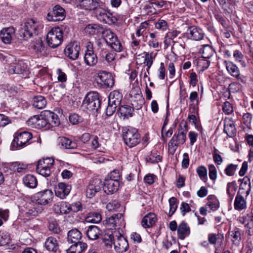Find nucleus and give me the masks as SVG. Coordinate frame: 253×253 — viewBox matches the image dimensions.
I'll return each instance as SVG.
<instances>
[{"instance_id": "nucleus-1", "label": "nucleus", "mask_w": 253, "mask_h": 253, "mask_svg": "<svg viewBox=\"0 0 253 253\" xmlns=\"http://www.w3.org/2000/svg\"><path fill=\"white\" fill-rule=\"evenodd\" d=\"M123 135L125 143L130 148L136 146L141 140L140 135L137 129L132 127H124Z\"/></svg>"}, {"instance_id": "nucleus-2", "label": "nucleus", "mask_w": 253, "mask_h": 253, "mask_svg": "<svg viewBox=\"0 0 253 253\" xmlns=\"http://www.w3.org/2000/svg\"><path fill=\"white\" fill-rule=\"evenodd\" d=\"M186 127V125H184L183 127L180 125L177 133L173 135L169 142V151L170 153L173 154L178 146L181 145L185 143L187 131Z\"/></svg>"}, {"instance_id": "nucleus-3", "label": "nucleus", "mask_w": 253, "mask_h": 253, "mask_svg": "<svg viewBox=\"0 0 253 253\" xmlns=\"http://www.w3.org/2000/svg\"><path fill=\"white\" fill-rule=\"evenodd\" d=\"M39 22L32 18L27 19L21 24L20 33L25 40L30 38L38 33Z\"/></svg>"}, {"instance_id": "nucleus-4", "label": "nucleus", "mask_w": 253, "mask_h": 253, "mask_svg": "<svg viewBox=\"0 0 253 253\" xmlns=\"http://www.w3.org/2000/svg\"><path fill=\"white\" fill-rule=\"evenodd\" d=\"M83 107L90 112H96L100 106L98 93L90 92L85 96L83 102Z\"/></svg>"}, {"instance_id": "nucleus-5", "label": "nucleus", "mask_w": 253, "mask_h": 253, "mask_svg": "<svg viewBox=\"0 0 253 253\" xmlns=\"http://www.w3.org/2000/svg\"><path fill=\"white\" fill-rule=\"evenodd\" d=\"M62 30L59 27L52 28L46 35V42L48 46L54 48L58 46L63 41Z\"/></svg>"}, {"instance_id": "nucleus-6", "label": "nucleus", "mask_w": 253, "mask_h": 253, "mask_svg": "<svg viewBox=\"0 0 253 253\" xmlns=\"http://www.w3.org/2000/svg\"><path fill=\"white\" fill-rule=\"evenodd\" d=\"M54 163V160L50 158L39 160L37 166V171L45 177L49 176L51 173L50 168Z\"/></svg>"}, {"instance_id": "nucleus-7", "label": "nucleus", "mask_w": 253, "mask_h": 253, "mask_svg": "<svg viewBox=\"0 0 253 253\" xmlns=\"http://www.w3.org/2000/svg\"><path fill=\"white\" fill-rule=\"evenodd\" d=\"M53 198V193L51 190L45 189L35 194L33 199L42 205H45L50 203Z\"/></svg>"}, {"instance_id": "nucleus-8", "label": "nucleus", "mask_w": 253, "mask_h": 253, "mask_svg": "<svg viewBox=\"0 0 253 253\" xmlns=\"http://www.w3.org/2000/svg\"><path fill=\"white\" fill-rule=\"evenodd\" d=\"M30 47L31 49L34 51L38 56H45L48 53L47 48L40 38L35 39L30 43Z\"/></svg>"}, {"instance_id": "nucleus-9", "label": "nucleus", "mask_w": 253, "mask_h": 253, "mask_svg": "<svg viewBox=\"0 0 253 253\" xmlns=\"http://www.w3.org/2000/svg\"><path fill=\"white\" fill-rule=\"evenodd\" d=\"M84 61L85 64L89 66H94L97 63L98 58L93 51L92 44L90 42L86 45V50L84 55Z\"/></svg>"}, {"instance_id": "nucleus-10", "label": "nucleus", "mask_w": 253, "mask_h": 253, "mask_svg": "<svg viewBox=\"0 0 253 253\" xmlns=\"http://www.w3.org/2000/svg\"><path fill=\"white\" fill-rule=\"evenodd\" d=\"M80 46L77 42H73L68 44L64 49V53L66 56L70 59L74 60L77 59L79 55Z\"/></svg>"}, {"instance_id": "nucleus-11", "label": "nucleus", "mask_w": 253, "mask_h": 253, "mask_svg": "<svg viewBox=\"0 0 253 253\" xmlns=\"http://www.w3.org/2000/svg\"><path fill=\"white\" fill-rule=\"evenodd\" d=\"M65 17V11L59 5H56L53 7L52 12L48 13L47 19L50 21H59L63 20Z\"/></svg>"}, {"instance_id": "nucleus-12", "label": "nucleus", "mask_w": 253, "mask_h": 253, "mask_svg": "<svg viewBox=\"0 0 253 253\" xmlns=\"http://www.w3.org/2000/svg\"><path fill=\"white\" fill-rule=\"evenodd\" d=\"M8 72L11 74H21L25 78L28 77L29 73L27 64L23 61H19L17 63L10 65Z\"/></svg>"}, {"instance_id": "nucleus-13", "label": "nucleus", "mask_w": 253, "mask_h": 253, "mask_svg": "<svg viewBox=\"0 0 253 253\" xmlns=\"http://www.w3.org/2000/svg\"><path fill=\"white\" fill-rule=\"evenodd\" d=\"M32 138V134L28 131L19 132L16 137H15L12 144L15 146L16 144L17 148L24 147L27 142Z\"/></svg>"}, {"instance_id": "nucleus-14", "label": "nucleus", "mask_w": 253, "mask_h": 253, "mask_svg": "<svg viewBox=\"0 0 253 253\" xmlns=\"http://www.w3.org/2000/svg\"><path fill=\"white\" fill-rule=\"evenodd\" d=\"M102 185L101 181L99 179H95L91 181L86 190V197L88 198L93 197L101 190Z\"/></svg>"}, {"instance_id": "nucleus-15", "label": "nucleus", "mask_w": 253, "mask_h": 253, "mask_svg": "<svg viewBox=\"0 0 253 253\" xmlns=\"http://www.w3.org/2000/svg\"><path fill=\"white\" fill-rule=\"evenodd\" d=\"M114 249L119 253L126 252L129 247L127 239L123 235H120L114 242Z\"/></svg>"}, {"instance_id": "nucleus-16", "label": "nucleus", "mask_w": 253, "mask_h": 253, "mask_svg": "<svg viewBox=\"0 0 253 253\" xmlns=\"http://www.w3.org/2000/svg\"><path fill=\"white\" fill-rule=\"evenodd\" d=\"M42 116L46 118L47 124L49 125V128L50 127L57 126L59 125V119L55 113L49 110H44L42 111Z\"/></svg>"}, {"instance_id": "nucleus-17", "label": "nucleus", "mask_w": 253, "mask_h": 253, "mask_svg": "<svg viewBox=\"0 0 253 253\" xmlns=\"http://www.w3.org/2000/svg\"><path fill=\"white\" fill-rule=\"evenodd\" d=\"M42 116L46 118L47 124L49 125V128L50 127L57 126L59 125V119L55 113L49 110H44L42 111Z\"/></svg>"}, {"instance_id": "nucleus-18", "label": "nucleus", "mask_w": 253, "mask_h": 253, "mask_svg": "<svg viewBox=\"0 0 253 253\" xmlns=\"http://www.w3.org/2000/svg\"><path fill=\"white\" fill-rule=\"evenodd\" d=\"M71 186L63 182L59 183L55 187V194L57 197L64 199L70 193Z\"/></svg>"}, {"instance_id": "nucleus-19", "label": "nucleus", "mask_w": 253, "mask_h": 253, "mask_svg": "<svg viewBox=\"0 0 253 253\" xmlns=\"http://www.w3.org/2000/svg\"><path fill=\"white\" fill-rule=\"evenodd\" d=\"M120 186V181H113L111 179H105L103 190L107 194H113L117 192Z\"/></svg>"}, {"instance_id": "nucleus-20", "label": "nucleus", "mask_w": 253, "mask_h": 253, "mask_svg": "<svg viewBox=\"0 0 253 253\" xmlns=\"http://www.w3.org/2000/svg\"><path fill=\"white\" fill-rule=\"evenodd\" d=\"M97 77L100 79L102 84L105 87H110L113 86L114 79L111 74L102 71L98 74Z\"/></svg>"}, {"instance_id": "nucleus-21", "label": "nucleus", "mask_w": 253, "mask_h": 253, "mask_svg": "<svg viewBox=\"0 0 253 253\" xmlns=\"http://www.w3.org/2000/svg\"><path fill=\"white\" fill-rule=\"evenodd\" d=\"M187 34L189 39L195 41L201 40L204 36L203 30L194 26L189 27Z\"/></svg>"}, {"instance_id": "nucleus-22", "label": "nucleus", "mask_w": 253, "mask_h": 253, "mask_svg": "<svg viewBox=\"0 0 253 253\" xmlns=\"http://www.w3.org/2000/svg\"><path fill=\"white\" fill-rule=\"evenodd\" d=\"M242 192H238L235 199L234 206L236 210L240 211L247 208V202Z\"/></svg>"}, {"instance_id": "nucleus-23", "label": "nucleus", "mask_w": 253, "mask_h": 253, "mask_svg": "<svg viewBox=\"0 0 253 253\" xmlns=\"http://www.w3.org/2000/svg\"><path fill=\"white\" fill-rule=\"evenodd\" d=\"M15 33L14 28L12 27L3 28L0 31V38L5 44H9L12 40V37Z\"/></svg>"}, {"instance_id": "nucleus-24", "label": "nucleus", "mask_w": 253, "mask_h": 253, "mask_svg": "<svg viewBox=\"0 0 253 253\" xmlns=\"http://www.w3.org/2000/svg\"><path fill=\"white\" fill-rule=\"evenodd\" d=\"M58 144L61 148L74 149L77 147V143L65 137H60L58 139Z\"/></svg>"}, {"instance_id": "nucleus-25", "label": "nucleus", "mask_w": 253, "mask_h": 253, "mask_svg": "<svg viewBox=\"0 0 253 253\" xmlns=\"http://www.w3.org/2000/svg\"><path fill=\"white\" fill-rule=\"evenodd\" d=\"M190 233V227L184 221L181 222L178 226L177 236L180 240H184Z\"/></svg>"}, {"instance_id": "nucleus-26", "label": "nucleus", "mask_w": 253, "mask_h": 253, "mask_svg": "<svg viewBox=\"0 0 253 253\" xmlns=\"http://www.w3.org/2000/svg\"><path fill=\"white\" fill-rule=\"evenodd\" d=\"M44 247L49 252L56 253L59 249L58 242L56 238L49 237L45 242Z\"/></svg>"}, {"instance_id": "nucleus-27", "label": "nucleus", "mask_w": 253, "mask_h": 253, "mask_svg": "<svg viewBox=\"0 0 253 253\" xmlns=\"http://www.w3.org/2000/svg\"><path fill=\"white\" fill-rule=\"evenodd\" d=\"M224 64L229 74L232 77L239 79L240 76V72L238 67L232 62L225 61Z\"/></svg>"}, {"instance_id": "nucleus-28", "label": "nucleus", "mask_w": 253, "mask_h": 253, "mask_svg": "<svg viewBox=\"0 0 253 253\" xmlns=\"http://www.w3.org/2000/svg\"><path fill=\"white\" fill-rule=\"evenodd\" d=\"M240 180H241V183L238 192H242L243 194H244L245 197H247L251 191L250 179L248 177L245 176Z\"/></svg>"}, {"instance_id": "nucleus-29", "label": "nucleus", "mask_w": 253, "mask_h": 253, "mask_svg": "<svg viewBox=\"0 0 253 253\" xmlns=\"http://www.w3.org/2000/svg\"><path fill=\"white\" fill-rule=\"evenodd\" d=\"M82 233L77 229H73L69 231L67 235V241L70 243H78L80 242L82 238Z\"/></svg>"}, {"instance_id": "nucleus-30", "label": "nucleus", "mask_w": 253, "mask_h": 253, "mask_svg": "<svg viewBox=\"0 0 253 253\" xmlns=\"http://www.w3.org/2000/svg\"><path fill=\"white\" fill-rule=\"evenodd\" d=\"M67 250V253H82L87 248V244L83 242L73 243Z\"/></svg>"}, {"instance_id": "nucleus-31", "label": "nucleus", "mask_w": 253, "mask_h": 253, "mask_svg": "<svg viewBox=\"0 0 253 253\" xmlns=\"http://www.w3.org/2000/svg\"><path fill=\"white\" fill-rule=\"evenodd\" d=\"M156 220V215L153 213H149L143 218L141 225L145 228H149L155 223Z\"/></svg>"}, {"instance_id": "nucleus-32", "label": "nucleus", "mask_w": 253, "mask_h": 253, "mask_svg": "<svg viewBox=\"0 0 253 253\" xmlns=\"http://www.w3.org/2000/svg\"><path fill=\"white\" fill-rule=\"evenodd\" d=\"M101 230L96 225H91L88 226L86 232V236L90 240H96L98 239L101 235Z\"/></svg>"}, {"instance_id": "nucleus-33", "label": "nucleus", "mask_w": 253, "mask_h": 253, "mask_svg": "<svg viewBox=\"0 0 253 253\" xmlns=\"http://www.w3.org/2000/svg\"><path fill=\"white\" fill-rule=\"evenodd\" d=\"M122 94L117 90H114L109 94L108 102L111 104H114L117 106H120L122 99Z\"/></svg>"}, {"instance_id": "nucleus-34", "label": "nucleus", "mask_w": 253, "mask_h": 253, "mask_svg": "<svg viewBox=\"0 0 253 253\" xmlns=\"http://www.w3.org/2000/svg\"><path fill=\"white\" fill-rule=\"evenodd\" d=\"M23 182L26 187L30 188H34L38 184L36 177L32 174H27L23 177Z\"/></svg>"}, {"instance_id": "nucleus-35", "label": "nucleus", "mask_w": 253, "mask_h": 253, "mask_svg": "<svg viewBox=\"0 0 253 253\" xmlns=\"http://www.w3.org/2000/svg\"><path fill=\"white\" fill-rule=\"evenodd\" d=\"M239 221L249 228H253V212H251L245 216L240 217Z\"/></svg>"}, {"instance_id": "nucleus-36", "label": "nucleus", "mask_w": 253, "mask_h": 253, "mask_svg": "<svg viewBox=\"0 0 253 253\" xmlns=\"http://www.w3.org/2000/svg\"><path fill=\"white\" fill-rule=\"evenodd\" d=\"M46 105V100L45 98L41 95L35 96L33 98V106L39 109H42Z\"/></svg>"}, {"instance_id": "nucleus-37", "label": "nucleus", "mask_w": 253, "mask_h": 253, "mask_svg": "<svg viewBox=\"0 0 253 253\" xmlns=\"http://www.w3.org/2000/svg\"><path fill=\"white\" fill-rule=\"evenodd\" d=\"M119 111L121 116L128 118L132 116L133 108L129 105H126L120 106Z\"/></svg>"}, {"instance_id": "nucleus-38", "label": "nucleus", "mask_w": 253, "mask_h": 253, "mask_svg": "<svg viewBox=\"0 0 253 253\" xmlns=\"http://www.w3.org/2000/svg\"><path fill=\"white\" fill-rule=\"evenodd\" d=\"M237 187L238 186L235 181H232L227 183L226 194L231 200L233 199Z\"/></svg>"}, {"instance_id": "nucleus-39", "label": "nucleus", "mask_w": 253, "mask_h": 253, "mask_svg": "<svg viewBox=\"0 0 253 253\" xmlns=\"http://www.w3.org/2000/svg\"><path fill=\"white\" fill-rule=\"evenodd\" d=\"M202 54V58L204 59H209L214 53V50L212 47L208 44L203 46L200 49Z\"/></svg>"}, {"instance_id": "nucleus-40", "label": "nucleus", "mask_w": 253, "mask_h": 253, "mask_svg": "<svg viewBox=\"0 0 253 253\" xmlns=\"http://www.w3.org/2000/svg\"><path fill=\"white\" fill-rule=\"evenodd\" d=\"M59 208L60 212L61 214H67L71 212L70 211V204L62 201L58 205H54V209L56 210V208Z\"/></svg>"}, {"instance_id": "nucleus-41", "label": "nucleus", "mask_w": 253, "mask_h": 253, "mask_svg": "<svg viewBox=\"0 0 253 253\" xmlns=\"http://www.w3.org/2000/svg\"><path fill=\"white\" fill-rule=\"evenodd\" d=\"M132 42L130 46L131 48V52L134 55H140L139 49L140 48V40L135 38L134 35L132 36Z\"/></svg>"}, {"instance_id": "nucleus-42", "label": "nucleus", "mask_w": 253, "mask_h": 253, "mask_svg": "<svg viewBox=\"0 0 253 253\" xmlns=\"http://www.w3.org/2000/svg\"><path fill=\"white\" fill-rule=\"evenodd\" d=\"M101 219V215L99 213L94 212L89 213L85 218L86 222L93 223H99Z\"/></svg>"}, {"instance_id": "nucleus-43", "label": "nucleus", "mask_w": 253, "mask_h": 253, "mask_svg": "<svg viewBox=\"0 0 253 253\" xmlns=\"http://www.w3.org/2000/svg\"><path fill=\"white\" fill-rule=\"evenodd\" d=\"M104 6V3L101 0H91L88 5L85 6V9H90L93 11Z\"/></svg>"}, {"instance_id": "nucleus-44", "label": "nucleus", "mask_w": 253, "mask_h": 253, "mask_svg": "<svg viewBox=\"0 0 253 253\" xmlns=\"http://www.w3.org/2000/svg\"><path fill=\"white\" fill-rule=\"evenodd\" d=\"M100 26L98 24H88L85 29V32L90 35H95L99 32Z\"/></svg>"}, {"instance_id": "nucleus-45", "label": "nucleus", "mask_w": 253, "mask_h": 253, "mask_svg": "<svg viewBox=\"0 0 253 253\" xmlns=\"http://www.w3.org/2000/svg\"><path fill=\"white\" fill-rule=\"evenodd\" d=\"M107 11L108 10L107 9H105L103 7H101L96 9V10L94 11V12L96 18L98 20L103 22V20L105 19L104 18L106 17Z\"/></svg>"}, {"instance_id": "nucleus-46", "label": "nucleus", "mask_w": 253, "mask_h": 253, "mask_svg": "<svg viewBox=\"0 0 253 253\" xmlns=\"http://www.w3.org/2000/svg\"><path fill=\"white\" fill-rule=\"evenodd\" d=\"M233 57L235 58V61L240 63L243 67H246V63L243 60L244 56L241 51L238 50H235L233 53Z\"/></svg>"}, {"instance_id": "nucleus-47", "label": "nucleus", "mask_w": 253, "mask_h": 253, "mask_svg": "<svg viewBox=\"0 0 253 253\" xmlns=\"http://www.w3.org/2000/svg\"><path fill=\"white\" fill-rule=\"evenodd\" d=\"M196 172L202 180L205 181L207 179V170L205 166L198 167L196 169Z\"/></svg>"}, {"instance_id": "nucleus-48", "label": "nucleus", "mask_w": 253, "mask_h": 253, "mask_svg": "<svg viewBox=\"0 0 253 253\" xmlns=\"http://www.w3.org/2000/svg\"><path fill=\"white\" fill-rule=\"evenodd\" d=\"M152 53H145V57L144 59V63L147 66V71L149 73V70L153 64V55Z\"/></svg>"}, {"instance_id": "nucleus-49", "label": "nucleus", "mask_w": 253, "mask_h": 253, "mask_svg": "<svg viewBox=\"0 0 253 253\" xmlns=\"http://www.w3.org/2000/svg\"><path fill=\"white\" fill-rule=\"evenodd\" d=\"M241 231L239 229H237L235 231H232V241L234 244L236 245H238L240 244L241 239Z\"/></svg>"}, {"instance_id": "nucleus-50", "label": "nucleus", "mask_w": 253, "mask_h": 253, "mask_svg": "<svg viewBox=\"0 0 253 253\" xmlns=\"http://www.w3.org/2000/svg\"><path fill=\"white\" fill-rule=\"evenodd\" d=\"M169 215L171 216L175 211L177 209V204H176V199L175 197H171L169 199Z\"/></svg>"}, {"instance_id": "nucleus-51", "label": "nucleus", "mask_w": 253, "mask_h": 253, "mask_svg": "<svg viewBox=\"0 0 253 253\" xmlns=\"http://www.w3.org/2000/svg\"><path fill=\"white\" fill-rule=\"evenodd\" d=\"M42 112L40 115V118L39 119V122H38L37 128H42L45 127V129H49V125L47 124L46 121V118L45 117H43L42 116Z\"/></svg>"}, {"instance_id": "nucleus-52", "label": "nucleus", "mask_w": 253, "mask_h": 253, "mask_svg": "<svg viewBox=\"0 0 253 253\" xmlns=\"http://www.w3.org/2000/svg\"><path fill=\"white\" fill-rule=\"evenodd\" d=\"M162 160V157L156 153H152L146 158V161L151 163H158Z\"/></svg>"}, {"instance_id": "nucleus-53", "label": "nucleus", "mask_w": 253, "mask_h": 253, "mask_svg": "<svg viewBox=\"0 0 253 253\" xmlns=\"http://www.w3.org/2000/svg\"><path fill=\"white\" fill-rule=\"evenodd\" d=\"M155 27L157 29L166 31L168 29V24L166 20L159 19L156 23Z\"/></svg>"}, {"instance_id": "nucleus-54", "label": "nucleus", "mask_w": 253, "mask_h": 253, "mask_svg": "<svg viewBox=\"0 0 253 253\" xmlns=\"http://www.w3.org/2000/svg\"><path fill=\"white\" fill-rule=\"evenodd\" d=\"M120 177L121 174L119 170L115 169L111 171L106 179L119 181Z\"/></svg>"}, {"instance_id": "nucleus-55", "label": "nucleus", "mask_w": 253, "mask_h": 253, "mask_svg": "<svg viewBox=\"0 0 253 253\" xmlns=\"http://www.w3.org/2000/svg\"><path fill=\"white\" fill-rule=\"evenodd\" d=\"M103 22L107 24L115 23L117 21V19L112 15V13L108 10L106 13V17L104 18Z\"/></svg>"}, {"instance_id": "nucleus-56", "label": "nucleus", "mask_w": 253, "mask_h": 253, "mask_svg": "<svg viewBox=\"0 0 253 253\" xmlns=\"http://www.w3.org/2000/svg\"><path fill=\"white\" fill-rule=\"evenodd\" d=\"M209 170V177L211 179L214 180L217 177V171L215 166L213 164L208 166Z\"/></svg>"}, {"instance_id": "nucleus-57", "label": "nucleus", "mask_w": 253, "mask_h": 253, "mask_svg": "<svg viewBox=\"0 0 253 253\" xmlns=\"http://www.w3.org/2000/svg\"><path fill=\"white\" fill-rule=\"evenodd\" d=\"M222 110L223 112L227 115H229L233 112L232 105L228 101H226L224 103L222 106Z\"/></svg>"}, {"instance_id": "nucleus-58", "label": "nucleus", "mask_w": 253, "mask_h": 253, "mask_svg": "<svg viewBox=\"0 0 253 253\" xmlns=\"http://www.w3.org/2000/svg\"><path fill=\"white\" fill-rule=\"evenodd\" d=\"M70 208L71 212H77L82 211V205L80 202L78 201L70 204Z\"/></svg>"}, {"instance_id": "nucleus-59", "label": "nucleus", "mask_w": 253, "mask_h": 253, "mask_svg": "<svg viewBox=\"0 0 253 253\" xmlns=\"http://www.w3.org/2000/svg\"><path fill=\"white\" fill-rule=\"evenodd\" d=\"M237 168V165L234 164L228 165L225 169V172L228 176H232Z\"/></svg>"}, {"instance_id": "nucleus-60", "label": "nucleus", "mask_w": 253, "mask_h": 253, "mask_svg": "<svg viewBox=\"0 0 253 253\" xmlns=\"http://www.w3.org/2000/svg\"><path fill=\"white\" fill-rule=\"evenodd\" d=\"M83 119L77 114H71L69 116V121L73 125H77L81 122Z\"/></svg>"}, {"instance_id": "nucleus-61", "label": "nucleus", "mask_w": 253, "mask_h": 253, "mask_svg": "<svg viewBox=\"0 0 253 253\" xmlns=\"http://www.w3.org/2000/svg\"><path fill=\"white\" fill-rule=\"evenodd\" d=\"M40 118L39 115H36L31 117L28 121L27 123L28 125L32 126L33 127L37 128L38 122Z\"/></svg>"}, {"instance_id": "nucleus-62", "label": "nucleus", "mask_w": 253, "mask_h": 253, "mask_svg": "<svg viewBox=\"0 0 253 253\" xmlns=\"http://www.w3.org/2000/svg\"><path fill=\"white\" fill-rule=\"evenodd\" d=\"M120 207V204L116 200H113L110 202L106 205V209L109 211H114Z\"/></svg>"}, {"instance_id": "nucleus-63", "label": "nucleus", "mask_w": 253, "mask_h": 253, "mask_svg": "<svg viewBox=\"0 0 253 253\" xmlns=\"http://www.w3.org/2000/svg\"><path fill=\"white\" fill-rule=\"evenodd\" d=\"M9 217V211L8 210H3L0 209V226L3 224L2 219L6 221Z\"/></svg>"}, {"instance_id": "nucleus-64", "label": "nucleus", "mask_w": 253, "mask_h": 253, "mask_svg": "<svg viewBox=\"0 0 253 253\" xmlns=\"http://www.w3.org/2000/svg\"><path fill=\"white\" fill-rule=\"evenodd\" d=\"M118 106L114 104H111L108 102V105L106 109V114L108 116H112L116 111Z\"/></svg>"}]
</instances>
